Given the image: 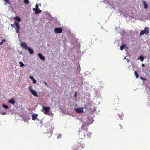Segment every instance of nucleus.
Wrapping results in <instances>:
<instances>
[{
    "mask_svg": "<svg viewBox=\"0 0 150 150\" xmlns=\"http://www.w3.org/2000/svg\"><path fill=\"white\" fill-rule=\"evenodd\" d=\"M79 133L78 134L79 138L81 139V140L84 141V139L86 138H90L92 133L88 131L87 129H85L84 125H83L81 128L78 130Z\"/></svg>",
    "mask_w": 150,
    "mask_h": 150,
    "instance_id": "f257e3e1",
    "label": "nucleus"
},
{
    "mask_svg": "<svg viewBox=\"0 0 150 150\" xmlns=\"http://www.w3.org/2000/svg\"><path fill=\"white\" fill-rule=\"evenodd\" d=\"M83 142V141L81 140V139L79 138L76 143L72 146L73 149L74 150H81L85 146Z\"/></svg>",
    "mask_w": 150,
    "mask_h": 150,
    "instance_id": "f03ea898",
    "label": "nucleus"
},
{
    "mask_svg": "<svg viewBox=\"0 0 150 150\" xmlns=\"http://www.w3.org/2000/svg\"><path fill=\"white\" fill-rule=\"evenodd\" d=\"M50 109V108L49 107H46L43 106V108L41 110V111L45 114H47L49 112Z\"/></svg>",
    "mask_w": 150,
    "mask_h": 150,
    "instance_id": "7ed1b4c3",
    "label": "nucleus"
},
{
    "mask_svg": "<svg viewBox=\"0 0 150 150\" xmlns=\"http://www.w3.org/2000/svg\"><path fill=\"white\" fill-rule=\"evenodd\" d=\"M85 108L84 107H77L75 108L74 110L76 112L79 113H83L84 112L83 109Z\"/></svg>",
    "mask_w": 150,
    "mask_h": 150,
    "instance_id": "20e7f679",
    "label": "nucleus"
},
{
    "mask_svg": "<svg viewBox=\"0 0 150 150\" xmlns=\"http://www.w3.org/2000/svg\"><path fill=\"white\" fill-rule=\"evenodd\" d=\"M14 26L15 27V28L16 32L18 33L20 28L19 23L16 21H15L14 22Z\"/></svg>",
    "mask_w": 150,
    "mask_h": 150,
    "instance_id": "39448f33",
    "label": "nucleus"
},
{
    "mask_svg": "<svg viewBox=\"0 0 150 150\" xmlns=\"http://www.w3.org/2000/svg\"><path fill=\"white\" fill-rule=\"evenodd\" d=\"M149 28L148 27L145 28L144 30L141 31V35L144 34H148L149 33Z\"/></svg>",
    "mask_w": 150,
    "mask_h": 150,
    "instance_id": "423d86ee",
    "label": "nucleus"
},
{
    "mask_svg": "<svg viewBox=\"0 0 150 150\" xmlns=\"http://www.w3.org/2000/svg\"><path fill=\"white\" fill-rule=\"evenodd\" d=\"M29 89L31 93L34 96L38 97V96L37 94V92L35 91L34 90L32 89V87L30 86L29 87Z\"/></svg>",
    "mask_w": 150,
    "mask_h": 150,
    "instance_id": "0eeeda50",
    "label": "nucleus"
},
{
    "mask_svg": "<svg viewBox=\"0 0 150 150\" xmlns=\"http://www.w3.org/2000/svg\"><path fill=\"white\" fill-rule=\"evenodd\" d=\"M62 31V29L60 28L56 27L54 29V31L56 33H61Z\"/></svg>",
    "mask_w": 150,
    "mask_h": 150,
    "instance_id": "6e6552de",
    "label": "nucleus"
},
{
    "mask_svg": "<svg viewBox=\"0 0 150 150\" xmlns=\"http://www.w3.org/2000/svg\"><path fill=\"white\" fill-rule=\"evenodd\" d=\"M20 45L26 50H28V47L26 43L22 42L20 43Z\"/></svg>",
    "mask_w": 150,
    "mask_h": 150,
    "instance_id": "1a4fd4ad",
    "label": "nucleus"
},
{
    "mask_svg": "<svg viewBox=\"0 0 150 150\" xmlns=\"http://www.w3.org/2000/svg\"><path fill=\"white\" fill-rule=\"evenodd\" d=\"M142 2H143V6L144 8L145 9H147L148 7V4L144 1H142Z\"/></svg>",
    "mask_w": 150,
    "mask_h": 150,
    "instance_id": "9d476101",
    "label": "nucleus"
},
{
    "mask_svg": "<svg viewBox=\"0 0 150 150\" xmlns=\"http://www.w3.org/2000/svg\"><path fill=\"white\" fill-rule=\"evenodd\" d=\"M38 55L39 58H40L41 60H44L45 59V58L40 53L38 54Z\"/></svg>",
    "mask_w": 150,
    "mask_h": 150,
    "instance_id": "9b49d317",
    "label": "nucleus"
},
{
    "mask_svg": "<svg viewBox=\"0 0 150 150\" xmlns=\"http://www.w3.org/2000/svg\"><path fill=\"white\" fill-rule=\"evenodd\" d=\"M38 115V114H33L32 116V119L33 120H35L36 119Z\"/></svg>",
    "mask_w": 150,
    "mask_h": 150,
    "instance_id": "f8f14e48",
    "label": "nucleus"
},
{
    "mask_svg": "<svg viewBox=\"0 0 150 150\" xmlns=\"http://www.w3.org/2000/svg\"><path fill=\"white\" fill-rule=\"evenodd\" d=\"M8 102L13 105L15 103V100L14 98H12L8 101Z\"/></svg>",
    "mask_w": 150,
    "mask_h": 150,
    "instance_id": "ddd939ff",
    "label": "nucleus"
},
{
    "mask_svg": "<svg viewBox=\"0 0 150 150\" xmlns=\"http://www.w3.org/2000/svg\"><path fill=\"white\" fill-rule=\"evenodd\" d=\"M13 19L17 21L18 22H20L21 21L20 18L18 16H15L13 18Z\"/></svg>",
    "mask_w": 150,
    "mask_h": 150,
    "instance_id": "4468645a",
    "label": "nucleus"
},
{
    "mask_svg": "<svg viewBox=\"0 0 150 150\" xmlns=\"http://www.w3.org/2000/svg\"><path fill=\"white\" fill-rule=\"evenodd\" d=\"M27 50H28L30 53V54H32L34 53V51L33 50L30 48V47H28V48Z\"/></svg>",
    "mask_w": 150,
    "mask_h": 150,
    "instance_id": "2eb2a0df",
    "label": "nucleus"
},
{
    "mask_svg": "<svg viewBox=\"0 0 150 150\" xmlns=\"http://www.w3.org/2000/svg\"><path fill=\"white\" fill-rule=\"evenodd\" d=\"M4 4L5 5H6L7 4H11L9 0H4Z\"/></svg>",
    "mask_w": 150,
    "mask_h": 150,
    "instance_id": "dca6fc26",
    "label": "nucleus"
},
{
    "mask_svg": "<svg viewBox=\"0 0 150 150\" xmlns=\"http://www.w3.org/2000/svg\"><path fill=\"white\" fill-rule=\"evenodd\" d=\"M34 11H35V13L37 14L40 13L42 12L41 10L38 9H36V10H34Z\"/></svg>",
    "mask_w": 150,
    "mask_h": 150,
    "instance_id": "f3484780",
    "label": "nucleus"
},
{
    "mask_svg": "<svg viewBox=\"0 0 150 150\" xmlns=\"http://www.w3.org/2000/svg\"><path fill=\"white\" fill-rule=\"evenodd\" d=\"M19 63L21 67H22L25 66L24 64L22 62L20 61Z\"/></svg>",
    "mask_w": 150,
    "mask_h": 150,
    "instance_id": "a211bd4d",
    "label": "nucleus"
},
{
    "mask_svg": "<svg viewBox=\"0 0 150 150\" xmlns=\"http://www.w3.org/2000/svg\"><path fill=\"white\" fill-rule=\"evenodd\" d=\"M134 74L136 76V78H138L139 77V75L138 74L137 72V71H135L134 72Z\"/></svg>",
    "mask_w": 150,
    "mask_h": 150,
    "instance_id": "6ab92c4d",
    "label": "nucleus"
},
{
    "mask_svg": "<svg viewBox=\"0 0 150 150\" xmlns=\"http://www.w3.org/2000/svg\"><path fill=\"white\" fill-rule=\"evenodd\" d=\"M125 45L124 44L122 45L121 47H120V50H123V49L125 48Z\"/></svg>",
    "mask_w": 150,
    "mask_h": 150,
    "instance_id": "aec40b11",
    "label": "nucleus"
},
{
    "mask_svg": "<svg viewBox=\"0 0 150 150\" xmlns=\"http://www.w3.org/2000/svg\"><path fill=\"white\" fill-rule=\"evenodd\" d=\"M2 106L5 109H8V106H7L5 104H3L2 105Z\"/></svg>",
    "mask_w": 150,
    "mask_h": 150,
    "instance_id": "412c9836",
    "label": "nucleus"
},
{
    "mask_svg": "<svg viewBox=\"0 0 150 150\" xmlns=\"http://www.w3.org/2000/svg\"><path fill=\"white\" fill-rule=\"evenodd\" d=\"M38 9V5L36 4L35 6V8L33 9V10H36V9Z\"/></svg>",
    "mask_w": 150,
    "mask_h": 150,
    "instance_id": "4be33fe9",
    "label": "nucleus"
},
{
    "mask_svg": "<svg viewBox=\"0 0 150 150\" xmlns=\"http://www.w3.org/2000/svg\"><path fill=\"white\" fill-rule=\"evenodd\" d=\"M24 2L25 4H28L29 3V1L28 0H24Z\"/></svg>",
    "mask_w": 150,
    "mask_h": 150,
    "instance_id": "5701e85b",
    "label": "nucleus"
},
{
    "mask_svg": "<svg viewBox=\"0 0 150 150\" xmlns=\"http://www.w3.org/2000/svg\"><path fill=\"white\" fill-rule=\"evenodd\" d=\"M6 41L5 39H3L1 42H0V45H1L4 42Z\"/></svg>",
    "mask_w": 150,
    "mask_h": 150,
    "instance_id": "b1692460",
    "label": "nucleus"
},
{
    "mask_svg": "<svg viewBox=\"0 0 150 150\" xmlns=\"http://www.w3.org/2000/svg\"><path fill=\"white\" fill-rule=\"evenodd\" d=\"M33 81V83L34 84H35L36 83V81L34 79L33 80H32Z\"/></svg>",
    "mask_w": 150,
    "mask_h": 150,
    "instance_id": "393cba45",
    "label": "nucleus"
},
{
    "mask_svg": "<svg viewBox=\"0 0 150 150\" xmlns=\"http://www.w3.org/2000/svg\"><path fill=\"white\" fill-rule=\"evenodd\" d=\"M144 59V58L142 56H141V61L143 62Z\"/></svg>",
    "mask_w": 150,
    "mask_h": 150,
    "instance_id": "a878e982",
    "label": "nucleus"
},
{
    "mask_svg": "<svg viewBox=\"0 0 150 150\" xmlns=\"http://www.w3.org/2000/svg\"><path fill=\"white\" fill-rule=\"evenodd\" d=\"M11 26L12 27H13L14 28H15V27L14 26V24H11Z\"/></svg>",
    "mask_w": 150,
    "mask_h": 150,
    "instance_id": "bb28decb",
    "label": "nucleus"
},
{
    "mask_svg": "<svg viewBox=\"0 0 150 150\" xmlns=\"http://www.w3.org/2000/svg\"><path fill=\"white\" fill-rule=\"evenodd\" d=\"M30 78L32 80H33L34 79V78L32 76H30Z\"/></svg>",
    "mask_w": 150,
    "mask_h": 150,
    "instance_id": "cd10ccee",
    "label": "nucleus"
},
{
    "mask_svg": "<svg viewBox=\"0 0 150 150\" xmlns=\"http://www.w3.org/2000/svg\"><path fill=\"white\" fill-rule=\"evenodd\" d=\"M126 59H127V62L129 63L130 62V61L129 59L127 58Z\"/></svg>",
    "mask_w": 150,
    "mask_h": 150,
    "instance_id": "c85d7f7f",
    "label": "nucleus"
},
{
    "mask_svg": "<svg viewBox=\"0 0 150 150\" xmlns=\"http://www.w3.org/2000/svg\"><path fill=\"white\" fill-rule=\"evenodd\" d=\"M141 80H146V79L144 78L141 77Z\"/></svg>",
    "mask_w": 150,
    "mask_h": 150,
    "instance_id": "c756f323",
    "label": "nucleus"
},
{
    "mask_svg": "<svg viewBox=\"0 0 150 150\" xmlns=\"http://www.w3.org/2000/svg\"><path fill=\"white\" fill-rule=\"evenodd\" d=\"M141 55H140L139 56V57H138V59L141 60Z\"/></svg>",
    "mask_w": 150,
    "mask_h": 150,
    "instance_id": "7c9ffc66",
    "label": "nucleus"
},
{
    "mask_svg": "<svg viewBox=\"0 0 150 150\" xmlns=\"http://www.w3.org/2000/svg\"><path fill=\"white\" fill-rule=\"evenodd\" d=\"M44 83L45 85L48 86V84L45 82H44Z\"/></svg>",
    "mask_w": 150,
    "mask_h": 150,
    "instance_id": "2f4dec72",
    "label": "nucleus"
},
{
    "mask_svg": "<svg viewBox=\"0 0 150 150\" xmlns=\"http://www.w3.org/2000/svg\"><path fill=\"white\" fill-rule=\"evenodd\" d=\"M142 65L143 67H144L145 66L144 64L143 63L142 64Z\"/></svg>",
    "mask_w": 150,
    "mask_h": 150,
    "instance_id": "473e14b6",
    "label": "nucleus"
},
{
    "mask_svg": "<svg viewBox=\"0 0 150 150\" xmlns=\"http://www.w3.org/2000/svg\"><path fill=\"white\" fill-rule=\"evenodd\" d=\"M77 96V93H75V95H74V96L75 97H76Z\"/></svg>",
    "mask_w": 150,
    "mask_h": 150,
    "instance_id": "72a5a7b5",
    "label": "nucleus"
},
{
    "mask_svg": "<svg viewBox=\"0 0 150 150\" xmlns=\"http://www.w3.org/2000/svg\"><path fill=\"white\" fill-rule=\"evenodd\" d=\"M6 114V113L5 112L3 113V115H5Z\"/></svg>",
    "mask_w": 150,
    "mask_h": 150,
    "instance_id": "f704fd0d",
    "label": "nucleus"
},
{
    "mask_svg": "<svg viewBox=\"0 0 150 150\" xmlns=\"http://www.w3.org/2000/svg\"><path fill=\"white\" fill-rule=\"evenodd\" d=\"M127 59V58H126V57H124V59Z\"/></svg>",
    "mask_w": 150,
    "mask_h": 150,
    "instance_id": "c9c22d12",
    "label": "nucleus"
},
{
    "mask_svg": "<svg viewBox=\"0 0 150 150\" xmlns=\"http://www.w3.org/2000/svg\"><path fill=\"white\" fill-rule=\"evenodd\" d=\"M140 36H141V32L139 33Z\"/></svg>",
    "mask_w": 150,
    "mask_h": 150,
    "instance_id": "e433bc0d",
    "label": "nucleus"
}]
</instances>
